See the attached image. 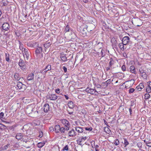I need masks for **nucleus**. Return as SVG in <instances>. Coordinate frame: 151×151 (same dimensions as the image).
Returning <instances> with one entry per match:
<instances>
[{"label": "nucleus", "mask_w": 151, "mask_h": 151, "mask_svg": "<svg viewBox=\"0 0 151 151\" xmlns=\"http://www.w3.org/2000/svg\"><path fill=\"white\" fill-rule=\"evenodd\" d=\"M43 109L45 112H47L50 109L49 105L47 104H45L43 106Z\"/></svg>", "instance_id": "nucleus-15"}, {"label": "nucleus", "mask_w": 151, "mask_h": 151, "mask_svg": "<svg viewBox=\"0 0 151 151\" xmlns=\"http://www.w3.org/2000/svg\"><path fill=\"white\" fill-rule=\"evenodd\" d=\"M9 54L8 53H5V59L6 61L9 62L10 61V60L9 58Z\"/></svg>", "instance_id": "nucleus-22"}, {"label": "nucleus", "mask_w": 151, "mask_h": 151, "mask_svg": "<svg viewBox=\"0 0 151 151\" xmlns=\"http://www.w3.org/2000/svg\"><path fill=\"white\" fill-rule=\"evenodd\" d=\"M63 69L65 73H66L67 71V68L65 66L63 67Z\"/></svg>", "instance_id": "nucleus-51"}, {"label": "nucleus", "mask_w": 151, "mask_h": 151, "mask_svg": "<svg viewBox=\"0 0 151 151\" xmlns=\"http://www.w3.org/2000/svg\"><path fill=\"white\" fill-rule=\"evenodd\" d=\"M42 135H43L42 132H40V134H39V137H42Z\"/></svg>", "instance_id": "nucleus-55"}, {"label": "nucleus", "mask_w": 151, "mask_h": 151, "mask_svg": "<svg viewBox=\"0 0 151 151\" xmlns=\"http://www.w3.org/2000/svg\"><path fill=\"white\" fill-rule=\"evenodd\" d=\"M32 47H37L39 46V44L38 42H32Z\"/></svg>", "instance_id": "nucleus-28"}, {"label": "nucleus", "mask_w": 151, "mask_h": 151, "mask_svg": "<svg viewBox=\"0 0 151 151\" xmlns=\"http://www.w3.org/2000/svg\"><path fill=\"white\" fill-rule=\"evenodd\" d=\"M101 54L102 57H103L105 55V53L104 50L103 49L101 50Z\"/></svg>", "instance_id": "nucleus-37"}, {"label": "nucleus", "mask_w": 151, "mask_h": 151, "mask_svg": "<svg viewBox=\"0 0 151 151\" xmlns=\"http://www.w3.org/2000/svg\"><path fill=\"white\" fill-rule=\"evenodd\" d=\"M5 126L2 124L0 123V129H4Z\"/></svg>", "instance_id": "nucleus-43"}, {"label": "nucleus", "mask_w": 151, "mask_h": 151, "mask_svg": "<svg viewBox=\"0 0 151 151\" xmlns=\"http://www.w3.org/2000/svg\"><path fill=\"white\" fill-rule=\"evenodd\" d=\"M87 138L86 137H81L77 140V143L80 145H82L81 142H84Z\"/></svg>", "instance_id": "nucleus-6"}, {"label": "nucleus", "mask_w": 151, "mask_h": 151, "mask_svg": "<svg viewBox=\"0 0 151 151\" xmlns=\"http://www.w3.org/2000/svg\"><path fill=\"white\" fill-rule=\"evenodd\" d=\"M86 91L88 93L91 94L97 95L98 94V92L95 89L88 88L86 89Z\"/></svg>", "instance_id": "nucleus-2"}, {"label": "nucleus", "mask_w": 151, "mask_h": 151, "mask_svg": "<svg viewBox=\"0 0 151 151\" xmlns=\"http://www.w3.org/2000/svg\"><path fill=\"white\" fill-rule=\"evenodd\" d=\"M66 134L68 135V137H74L77 135L76 133L73 129H72L68 131V132Z\"/></svg>", "instance_id": "nucleus-3"}, {"label": "nucleus", "mask_w": 151, "mask_h": 151, "mask_svg": "<svg viewBox=\"0 0 151 151\" xmlns=\"http://www.w3.org/2000/svg\"><path fill=\"white\" fill-rule=\"evenodd\" d=\"M104 130L105 132L108 134H110L111 133V131L110 129L107 127H106L104 128Z\"/></svg>", "instance_id": "nucleus-27"}, {"label": "nucleus", "mask_w": 151, "mask_h": 151, "mask_svg": "<svg viewBox=\"0 0 151 151\" xmlns=\"http://www.w3.org/2000/svg\"><path fill=\"white\" fill-rule=\"evenodd\" d=\"M57 96L55 94H51L50 96L49 99L50 100H55L57 99Z\"/></svg>", "instance_id": "nucleus-17"}, {"label": "nucleus", "mask_w": 151, "mask_h": 151, "mask_svg": "<svg viewBox=\"0 0 151 151\" xmlns=\"http://www.w3.org/2000/svg\"><path fill=\"white\" fill-rule=\"evenodd\" d=\"M146 144L147 146L151 147V142H146Z\"/></svg>", "instance_id": "nucleus-53"}, {"label": "nucleus", "mask_w": 151, "mask_h": 151, "mask_svg": "<svg viewBox=\"0 0 151 151\" xmlns=\"http://www.w3.org/2000/svg\"><path fill=\"white\" fill-rule=\"evenodd\" d=\"M47 72L44 69H43L41 71V73L44 74H45Z\"/></svg>", "instance_id": "nucleus-48"}, {"label": "nucleus", "mask_w": 151, "mask_h": 151, "mask_svg": "<svg viewBox=\"0 0 151 151\" xmlns=\"http://www.w3.org/2000/svg\"><path fill=\"white\" fill-rule=\"evenodd\" d=\"M68 145H66L63 148L62 150L64 151L65 150L68 151Z\"/></svg>", "instance_id": "nucleus-39"}, {"label": "nucleus", "mask_w": 151, "mask_h": 151, "mask_svg": "<svg viewBox=\"0 0 151 151\" xmlns=\"http://www.w3.org/2000/svg\"><path fill=\"white\" fill-rule=\"evenodd\" d=\"M148 86L147 87H150L151 88V82H148Z\"/></svg>", "instance_id": "nucleus-56"}, {"label": "nucleus", "mask_w": 151, "mask_h": 151, "mask_svg": "<svg viewBox=\"0 0 151 151\" xmlns=\"http://www.w3.org/2000/svg\"><path fill=\"white\" fill-rule=\"evenodd\" d=\"M19 48L20 50H22V52H23V51H24V49L23 47V45L22 43L21 42H20V41H19Z\"/></svg>", "instance_id": "nucleus-31"}, {"label": "nucleus", "mask_w": 151, "mask_h": 151, "mask_svg": "<svg viewBox=\"0 0 151 151\" xmlns=\"http://www.w3.org/2000/svg\"><path fill=\"white\" fill-rule=\"evenodd\" d=\"M44 69L47 72L48 70H51V66L50 65H47L45 68Z\"/></svg>", "instance_id": "nucleus-29"}, {"label": "nucleus", "mask_w": 151, "mask_h": 151, "mask_svg": "<svg viewBox=\"0 0 151 151\" xmlns=\"http://www.w3.org/2000/svg\"><path fill=\"white\" fill-rule=\"evenodd\" d=\"M124 147H126L128 145L129 143L127 141L126 138H124Z\"/></svg>", "instance_id": "nucleus-30"}, {"label": "nucleus", "mask_w": 151, "mask_h": 151, "mask_svg": "<svg viewBox=\"0 0 151 151\" xmlns=\"http://www.w3.org/2000/svg\"><path fill=\"white\" fill-rule=\"evenodd\" d=\"M2 28L3 30L5 31H7L9 29V24L7 23H4L3 24Z\"/></svg>", "instance_id": "nucleus-7"}, {"label": "nucleus", "mask_w": 151, "mask_h": 151, "mask_svg": "<svg viewBox=\"0 0 151 151\" xmlns=\"http://www.w3.org/2000/svg\"><path fill=\"white\" fill-rule=\"evenodd\" d=\"M150 95L149 94V93H146L145 95V98L146 99H148L150 98Z\"/></svg>", "instance_id": "nucleus-40"}, {"label": "nucleus", "mask_w": 151, "mask_h": 151, "mask_svg": "<svg viewBox=\"0 0 151 151\" xmlns=\"http://www.w3.org/2000/svg\"><path fill=\"white\" fill-rule=\"evenodd\" d=\"M96 151H99V150L98 149H95Z\"/></svg>", "instance_id": "nucleus-64"}, {"label": "nucleus", "mask_w": 151, "mask_h": 151, "mask_svg": "<svg viewBox=\"0 0 151 151\" xmlns=\"http://www.w3.org/2000/svg\"><path fill=\"white\" fill-rule=\"evenodd\" d=\"M69 129L64 127H60V132L63 134H65L66 135L67 132H65V131H68Z\"/></svg>", "instance_id": "nucleus-10"}, {"label": "nucleus", "mask_w": 151, "mask_h": 151, "mask_svg": "<svg viewBox=\"0 0 151 151\" xmlns=\"http://www.w3.org/2000/svg\"><path fill=\"white\" fill-rule=\"evenodd\" d=\"M137 146L138 147H139V148H141L142 147V145L141 143H138L137 144Z\"/></svg>", "instance_id": "nucleus-50"}, {"label": "nucleus", "mask_w": 151, "mask_h": 151, "mask_svg": "<svg viewBox=\"0 0 151 151\" xmlns=\"http://www.w3.org/2000/svg\"><path fill=\"white\" fill-rule=\"evenodd\" d=\"M73 112H69L68 114H73Z\"/></svg>", "instance_id": "nucleus-63"}, {"label": "nucleus", "mask_w": 151, "mask_h": 151, "mask_svg": "<svg viewBox=\"0 0 151 151\" xmlns=\"http://www.w3.org/2000/svg\"><path fill=\"white\" fill-rule=\"evenodd\" d=\"M119 140L117 139L115 140L114 141L115 145L116 146H117L119 145Z\"/></svg>", "instance_id": "nucleus-41"}, {"label": "nucleus", "mask_w": 151, "mask_h": 151, "mask_svg": "<svg viewBox=\"0 0 151 151\" xmlns=\"http://www.w3.org/2000/svg\"><path fill=\"white\" fill-rule=\"evenodd\" d=\"M60 58L64 62H65L67 60V58L66 56L64 55H62L60 56Z\"/></svg>", "instance_id": "nucleus-23"}, {"label": "nucleus", "mask_w": 151, "mask_h": 151, "mask_svg": "<svg viewBox=\"0 0 151 151\" xmlns=\"http://www.w3.org/2000/svg\"><path fill=\"white\" fill-rule=\"evenodd\" d=\"M27 45L28 47H32V42H28L27 43Z\"/></svg>", "instance_id": "nucleus-44"}, {"label": "nucleus", "mask_w": 151, "mask_h": 151, "mask_svg": "<svg viewBox=\"0 0 151 151\" xmlns=\"http://www.w3.org/2000/svg\"><path fill=\"white\" fill-rule=\"evenodd\" d=\"M64 96L66 99L68 100L69 99V97L67 95H64Z\"/></svg>", "instance_id": "nucleus-59"}, {"label": "nucleus", "mask_w": 151, "mask_h": 151, "mask_svg": "<svg viewBox=\"0 0 151 151\" xmlns=\"http://www.w3.org/2000/svg\"><path fill=\"white\" fill-rule=\"evenodd\" d=\"M42 51V48L41 47H39L37 48L36 50L35 53L37 56L40 54Z\"/></svg>", "instance_id": "nucleus-14"}, {"label": "nucleus", "mask_w": 151, "mask_h": 151, "mask_svg": "<svg viewBox=\"0 0 151 151\" xmlns=\"http://www.w3.org/2000/svg\"><path fill=\"white\" fill-rule=\"evenodd\" d=\"M114 63V60L112 58H111L110 59V61L109 62V65L110 67H111L112 65Z\"/></svg>", "instance_id": "nucleus-33"}, {"label": "nucleus", "mask_w": 151, "mask_h": 151, "mask_svg": "<svg viewBox=\"0 0 151 151\" xmlns=\"http://www.w3.org/2000/svg\"><path fill=\"white\" fill-rule=\"evenodd\" d=\"M60 126L58 124L56 125L54 127V131L56 133H59L60 132Z\"/></svg>", "instance_id": "nucleus-12"}, {"label": "nucleus", "mask_w": 151, "mask_h": 151, "mask_svg": "<svg viewBox=\"0 0 151 151\" xmlns=\"http://www.w3.org/2000/svg\"><path fill=\"white\" fill-rule=\"evenodd\" d=\"M139 72L140 73L141 75L142 73H143L145 72L142 68H141V69H140L139 70Z\"/></svg>", "instance_id": "nucleus-45"}, {"label": "nucleus", "mask_w": 151, "mask_h": 151, "mask_svg": "<svg viewBox=\"0 0 151 151\" xmlns=\"http://www.w3.org/2000/svg\"><path fill=\"white\" fill-rule=\"evenodd\" d=\"M45 144V142H39L37 144V147L39 148H41L44 146Z\"/></svg>", "instance_id": "nucleus-24"}, {"label": "nucleus", "mask_w": 151, "mask_h": 151, "mask_svg": "<svg viewBox=\"0 0 151 151\" xmlns=\"http://www.w3.org/2000/svg\"><path fill=\"white\" fill-rule=\"evenodd\" d=\"M19 65L21 67V68L22 70H24L25 68V66L24 65V63L23 60L21 59L19 60Z\"/></svg>", "instance_id": "nucleus-9"}, {"label": "nucleus", "mask_w": 151, "mask_h": 151, "mask_svg": "<svg viewBox=\"0 0 151 151\" xmlns=\"http://www.w3.org/2000/svg\"><path fill=\"white\" fill-rule=\"evenodd\" d=\"M14 77L16 80L19 81L20 79V77L19 73H16L15 74Z\"/></svg>", "instance_id": "nucleus-21"}, {"label": "nucleus", "mask_w": 151, "mask_h": 151, "mask_svg": "<svg viewBox=\"0 0 151 151\" xmlns=\"http://www.w3.org/2000/svg\"><path fill=\"white\" fill-rule=\"evenodd\" d=\"M123 56L125 58H127V55L126 54V53L124 52L122 54Z\"/></svg>", "instance_id": "nucleus-54"}, {"label": "nucleus", "mask_w": 151, "mask_h": 151, "mask_svg": "<svg viewBox=\"0 0 151 151\" xmlns=\"http://www.w3.org/2000/svg\"><path fill=\"white\" fill-rule=\"evenodd\" d=\"M99 147V146L98 145H96V146H95V149H98V147Z\"/></svg>", "instance_id": "nucleus-61"}, {"label": "nucleus", "mask_w": 151, "mask_h": 151, "mask_svg": "<svg viewBox=\"0 0 151 151\" xmlns=\"http://www.w3.org/2000/svg\"><path fill=\"white\" fill-rule=\"evenodd\" d=\"M51 43L50 42H47L44 44V46L45 48H48L50 45Z\"/></svg>", "instance_id": "nucleus-26"}, {"label": "nucleus", "mask_w": 151, "mask_h": 151, "mask_svg": "<svg viewBox=\"0 0 151 151\" xmlns=\"http://www.w3.org/2000/svg\"><path fill=\"white\" fill-rule=\"evenodd\" d=\"M122 69L123 71H124L126 70V67L124 65H123L122 67Z\"/></svg>", "instance_id": "nucleus-49"}, {"label": "nucleus", "mask_w": 151, "mask_h": 151, "mask_svg": "<svg viewBox=\"0 0 151 151\" xmlns=\"http://www.w3.org/2000/svg\"><path fill=\"white\" fill-rule=\"evenodd\" d=\"M70 30V27L68 25H67L65 29V32H68Z\"/></svg>", "instance_id": "nucleus-36"}, {"label": "nucleus", "mask_w": 151, "mask_h": 151, "mask_svg": "<svg viewBox=\"0 0 151 151\" xmlns=\"http://www.w3.org/2000/svg\"><path fill=\"white\" fill-rule=\"evenodd\" d=\"M129 41V38L128 36L124 37L122 40V43L124 45H127Z\"/></svg>", "instance_id": "nucleus-8"}, {"label": "nucleus", "mask_w": 151, "mask_h": 151, "mask_svg": "<svg viewBox=\"0 0 151 151\" xmlns=\"http://www.w3.org/2000/svg\"><path fill=\"white\" fill-rule=\"evenodd\" d=\"M76 131L78 133H81L83 132V128L79 127H75Z\"/></svg>", "instance_id": "nucleus-13"}, {"label": "nucleus", "mask_w": 151, "mask_h": 151, "mask_svg": "<svg viewBox=\"0 0 151 151\" xmlns=\"http://www.w3.org/2000/svg\"><path fill=\"white\" fill-rule=\"evenodd\" d=\"M101 87V85L99 84H98L96 86V87H97V88H100Z\"/></svg>", "instance_id": "nucleus-60"}, {"label": "nucleus", "mask_w": 151, "mask_h": 151, "mask_svg": "<svg viewBox=\"0 0 151 151\" xmlns=\"http://www.w3.org/2000/svg\"><path fill=\"white\" fill-rule=\"evenodd\" d=\"M51 132H53L54 131V128L52 127H50L49 128Z\"/></svg>", "instance_id": "nucleus-47"}, {"label": "nucleus", "mask_w": 151, "mask_h": 151, "mask_svg": "<svg viewBox=\"0 0 151 151\" xmlns=\"http://www.w3.org/2000/svg\"><path fill=\"white\" fill-rule=\"evenodd\" d=\"M68 106L69 108L73 109L74 107V104L73 101H70L68 103Z\"/></svg>", "instance_id": "nucleus-20"}, {"label": "nucleus", "mask_w": 151, "mask_h": 151, "mask_svg": "<svg viewBox=\"0 0 151 151\" xmlns=\"http://www.w3.org/2000/svg\"><path fill=\"white\" fill-rule=\"evenodd\" d=\"M129 69L131 72L136 74V70L135 67L134 66H131L130 67Z\"/></svg>", "instance_id": "nucleus-19"}, {"label": "nucleus", "mask_w": 151, "mask_h": 151, "mask_svg": "<svg viewBox=\"0 0 151 151\" xmlns=\"http://www.w3.org/2000/svg\"><path fill=\"white\" fill-rule=\"evenodd\" d=\"M34 77V74L33 73H31L29 74L27 78V79L28 81H31L33 79Z\"/></svg>", "instance_id": "nucleus-16"}, {"label": "nucleus", "mask_w": 151, "mask_h": 151, "mask_svg": "<svg viewBox=\"0 0 151 151\" xmlns=\"http://www.w3.org/2000/svg\"><path fill=\"white\" fill-rule=\"evenodd\" d=\"M84 128L86 130L88 131H91L93 129L91 127H85Z\"/></svg>", "instance_id": "nucleus-34"}, {"label": "nucleus", "mask_w": 151, "mask_h": 151, "mask_svg": "<svg viewBox=\"0 0 151 151\" xmlns=\"http://www.w3.org/2000/svg\"><path fill=\"white\" fill-rule=\"evenodd\" d=\"M146 91L147 93H150L151 92V88L150 87L147 86L146 88Z\"/></svg>", "instance_id": "nucleus-35"}, {"label": "nucleus", "mask_w": 151, "mask_h": 151, "mask_svg": "<svg viewBox=\"0 0 151 151\" xmlns=\"http://www.w3.org/2000/svg\"><path fill=\"white\" fill-rule=\"evenodd\" d=\"M111 67H110V65H109V67H107L106 68V70L107 71H108L109 70H110Z\"/></svg>", "instance_id": "nucleus-58"}, {"label": "nucleus", "mask_w": 151, "mask_h": 151, "mask_svg": "<svg viewBox=\"0 0 151 151\" xmlns=\"http://www.w3.org/2000/svg\"><path fill=\"white\" fill-rule=\"evenodd\" d=\"M23 56L25 59V60H27L29 58V53L28 52V50L26 49H24V51L22 52Z\"/></svg>", "instance_id": "nucleus-5"}, {"label": "nucleus", "mask_w": 151, "mask_h": 151, "mask_svg": "<svg viewBox=\"0 0 151 151\" xmlns=\"http://www.w3.org/2000/svg\"><path fill=\"white\" fill-rule=\"evenodd\" d=\"M135 91L134 89V88H130L129 90V93H133Z\"/></svg>", "instance_id": "nucleus-42"}, {"label": "nucleus", "mask_w": 151, "mask_h": 151, "mask_svg": "<svg viewBox=\"0 0 151 151\" xmlns=\"http://www.w3.org/2000/svg\"><path fill=\"white\" fill-rule=\"evenodd\" d=\"M129 111L130 113V114L131 115H132V109L131 108H130L129 109Z\"/></svg>", "instance_id": "nucleus-57"}, {"label": "nucleus", "mask_w": 151, "mask_h": 151, "mask_svg": "<svg viewBox=\"0 0 151 151\" xmlns=\"http://www.w3.org/2000/svg\"><path fill=\"white\" fill-rule=\"evenodd\" d=\"M60 121L64 127L70 129V125L68 120L66 119H63L60 120Z\"/></svg>", "instance_id": "nucleus-1"}, {"label": "nucleus", "mask_w": 151, "mask_h": 151, "mask_svg": "<svg viewBox=\"0 0 151 151\" xmlns=\"http://www.w3.org/2000/svg\"><path fill=\"white\" fill-rule=\"evenodd\" d=\"M4 116V113L3 112H1L0 113V118L1 119L3 118Z\"/></svg>", "instance_id": "nucleus-46"}, {"label": "nucleus", "mask_w": 151, "mask_h": 151, "mask_svg": "<svg viewBox=\"0 0 151 151\" xmlns=\"http://www.w3.org/2000/svg\"><path fill=\"white\" fill-rule=\"evenodd\" d=\"M16 88L17 89H20L23 91L26 89V86L22 84V82H18L17 83V86Z\"/></svg>", "instance_id": "nucleus-4"}, {"label": "nucleus", "mask_w": 151, "mask_h": 151, "mask_svg": "<svg viewBox=\"0 0 151 151\" xmlns=\"http://www.w3.org/2000/svg\"><path fill=\"white\" fill-rule=\"evenodd\" d=\"M2 61V59L1 58V56L0 55V62H1Z\"/></svg>", "instance_id": "nucleus-62"}, {"label": "nucleus", "mask_w": 151, "mask_h": 151, "mask_svg": "<svg viewBox=\"0 0 151 151\" xmlns=\"http://www.w3.org/2000/svg\"><path fill=\"white\" fill-rule=\"evenodd\" d=\"M9 146V144H7L2 147V149L3 150H6L8 149Z\"/></svg>", "instance_id": "nucleus-38"}, {"label": "nucleus", "mask_w": 151, "mask_h": 151, "mask_svg": "<svg viewBox=\"0 0 151 151\" xmlns=\"http://www.w3.org/2000/svg\"><path fill=\"white\" fill-rule=\"evenodd\" d=\"M141 76L145 79H147V75L145 72L141 75Z\"/></svg>", "instance_id": "nucleus-32"}, {"label": "nucleus", "mask_w": 151, "mask_h": 151, "mask_svg": "<svg viewBox=\"0 0 151 151\" xmlns=\"http://www.w3.org/2000/svg\"><path fill=\"white\" fill-rule=\"evenodd\" d=\"M55 92L57 93H60V89L57 88L55 90Z\"/></svg>", "instance_id": "nucleus-52"}, {"label": "nucleus", "mask_w": 151, "mask_h": 151, "mask_svg": "<svg viewBox=\"0 0 151 151\" xmlns=\"http://www.w3.org/2000/svg\"><path fill=\"white\" fill-rule=\"evenodd\" d=\"M22 134L21 133H17L16 136V138L19 140L21 139L23 137Z\"/></svg>", "instance_id": "nucleus-18"}, {"label": "nucleus", "mask_w": 151, "mask_h": 151, "mask_svg": "<svg viewBox=\"0 0 151 151\" xmlns=\"http://www.w3.org/2000/svg\"><path fill=\"white\" fill-rule=\"evenodd\" d=\"M124 45L122 42L120 43L119 44V48L121 50L123 51L124 50Z\"/></svg>", "instance_id": "nucleus-25"}, {"label": "nucleus", "mask_w": 151, "mask_h": 151, "mask_svg": "<svg viewBox=\"0 0 151 151\" xmlns=\"http://www.w3.org/2000/svg\"><path fill=\"white\" fill-rule=\"evenodd\" d=\"M144 87L143 83H140L137 86L136 88V90L137 91H140Z\"/></svg>", "instance_id": "nucleus-11"}]
</instances>
